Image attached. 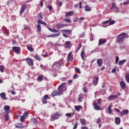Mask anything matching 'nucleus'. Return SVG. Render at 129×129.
Masks as SVG:
<instances>
[{"mask_svg": "<svg viewBox=\"0 0 129 129\" xmlns=\"http://www.w3.org/2000/svg\"><path fill=\"white\" fill-rule=\"evenodd\" d=\"M66 83H63L59 86L58 88V92L53 91L51 94L52 97H55L56 96H60L63 94V92L67 90L66 87Z\"/></svg>", "mask_w": 129, "mask_h": 129, "instance_id": "nucleus-1", "label": "nucleus"}, {"mask_svg": "<svg viewBox=\"0 0 129 129\" xmlns=\"http://www.w3.org/2000/svg\"><path fill=\"white\" fill-rule=\"evenodd\" d=\"M126 35V34L125 33H122L118 36L117 42L118 43L119 45H121L123 43Z\"/></svg>", "mask_w": 129, "mask_h": 129, "instance_id": "nucleus-2", "label": "nucleus"}, {"mask_svg": "<svg viewBox=\"0 0 129 129\" xmlns=\"http://www.w3.org/2000/svg\"><path fill=\"white\" fill-rule=\"evenodd\" d=\"M60 116H61V114L60 113L56 112L54 114H52L51 115V121H53L55 120H57Z\"/></svg>", "mask_w": 129, "mask_h": 129, "instance_id": "nucleus-3", "label": "nucleus"}, {"mask_svg": "<svg viewBox=\"0 0 129 129\" xmlns=\"http://www.w3.org/2000/svg\"><path fill=\"white\" fill-rule=\"evenodd\" d=\"M13 51L17 54H19L21 52V47L18 46L12 47Z\"/></svg>", "mask_w": 129, "mask_h": 129, "instance_id": "nucleus-4", "label": "nucleus"}, {"mask_svg": "<svg viewBox=\"0 0 129 129\" xmlns=\"http://www.w3.org/2000/svg\"><path fill=\"white\" fill-rule=\"evenodd\" d=\"M68 25L67 24H61V23H58L56 25V28L57 29H60L61 28H63V27H68Z\"/></svg>", "mask_w": 129, "mask_h": 129, "instance_id": "nucleus-5", "label": "nucleus"}, {"mask_svg": "<svg viewBox=\"0 0 129 129\" xmlns=\"http://www.w3.org/2000/svg\"><path fill=\"white\" fill-rule=\"evenodd\" d=\"M27 5H26V4L22 5V7L20 9V14H22L24 13L25 12V11L26 10V9H27Z\"/></svg>", "mask_w": 129, "mask_h": 129, "instance_id": "nucleus-6", "label": "nucleus"}, {"mask_svg": "<svg viewBox=\"0 0 129 129\" xmlns=\"http://www.w3.org/2000/svg\"><path fill=\"white\" fill-rule=\"evenodd\" d=\"M26 62L29 66H32L34 64L33 60L32 59H31V58H30V57H28L26 58Z\"/></svg>", "mask_w": 129, "mask_h": 129, "instance_id": "nucleus-7", "label": "nucleus"}, {"mask_svg": "<svg viewBox=\"0 0 129 129\" xmlns=\"http://www.w3.org/2000/svg\"><path fill=\"white\" fill-rule=\"evenodd\" d=\"M68 60L69 61H72L73 60V57L72 51H71L68 55Z\"/></svg>", "mask_w": 129, "mask_h": 129, "instance_id": "nucleus-8", "label": "nucleus"}, {"mask_svg": "<svg viewBox=\"0 0 129 129\" xmlns=\"http://www.w3.org/2000/svg\"><path fill=\"white\" fill-rule=\"evenodd\" d=\"M110 9H111V10L115 9V10H116V11L119 12V8H118V7H117L116 6V5H115V4L114 3H113L112 4V6H111Z\"/></svg>", "mask_w": 129, "mask_h": 129, "instance_id": "nucleus-9", "label": "nucleus"}, {"mask_svg": "<svg viewBox=\"0 0 129 129\" xmlns=\"http://www.w3.org/2000/svg\"><path fill=\"white\" fill-rule=\"evenodd\" d=\"M93 106L94 107V109L96 110L99 111L102 109L101 108H100V106L98 105L96 103H93Z\"/></svg>", "mask_w": 129, "mask_h": 129, "instance_id": "nucleus-10", "label": "nucleus"}, {"mask_svg": "<svg viewBox=\"0 0 129 129\" xmlns=\"http://www.w3.org/2000/svg\"><path fill=\"white\" fill-rule=\"evenodd\" d=\"M118 97V96L117 95H110L108 97V100H109V101H111V100H113L114 99H117Z\"/></svg>", "mask_w": 129, "mask_h": 129, "instance_id": "nucleus-11", "label": "nucleus"}, {"mask_svg": "<svg viewBox=\"0 0 129 129\" xmlns=\"http://www.w3.org/2000/svg\"><path fill=\"white\" fill-rule=\"evenodd\" d=\"M49 96L48 95L46 94L43 96V99L42 100V103L43 104H47V100L48 99V98Z\"/></svg>", "mask_w": 129, "mask_h": 129, "instance_id": "nucleus-12", "label": "nucleus"}, {"mask_svg": "<svg viewBox=\"0 0 129 129\" xmlns=\"http://www.w3.org/2000/svg\"><path fill=\"white\" fill-rule=\"evenodd\" d=\"M97 63L99 67H101L103 64L102 59L101 58L97 59Z\"/></svg>", "mask_w": 129, "mask_h": 129, "instance_id": "nucleus-13", "label": "nucleus"}, {"mask_svg": "<svg viewBox=\"0 0 129 129\" xmlns=\"http://www.w3.org/2000/svg\"><path fill=\"white\" fill-rule=\"evenodd\" d=\"M98 80H99V78L97 77H95L93 78V85H94V86H96L97 85Z\"/></svg>", "mask_w": 129, "mask_h": 129, "instance_id": "nucleus-14", "label": "nucleus"}, {"mask_svg": "<svg viewBox=\"0 0 129 129\" xmlns=\"http://www.w3.org/2000/svg\"><path fill=\"white\" fill-rule=\"evenodd\" d=\"M128 113V110L127 109H125L122 111V112H120V115L121 116H124L125 115H127Z\"/></svg>", "mask_w": 129, "mask_h": 129, "instance_id": "nucleus-15", "label": "nucleus"}, {"mask_svg": "<svg viewBox=\"0 0 129 129\" xmlns=\"http://www.w3.org/2000/svg\"><path fill=\"white\" fill-rule=\"evenodd\" d=\"M60 36V32H59V33L57 34H52V35H49L48 36H47L48 38H56L58 37V36Z\"/></svg>", "mask_w": 129, "mask_h": 129, "instance_id": "nucleus-16", "label": "nucleus"}, {"mask_svg": "<svg viewBox=\"0 0 129 129\" xmlns=\"http://www.w3.org/2000/svg\"><path fill=\"white\" fill-rule=\"evenodd\" d=\"M64 46L65 48L69 49L71 46V42L70 41H67L65 42Z\"/></svg>", "mask_w": 129, "mask_h": 129, "instance_id": "nucleus-17", "label": "nucleus"}, {"mask_svg": "<svg viewBox=\"0 0 129 129\" xmlns=\"http://www.w3.org/2000/svg\"><path fill=\"white\" fill-rule=\"evenodd\" d=\"M106 42V40L104 39V40H102V39L101 38L99 40L98 45L99 46H101V45L104 44Z\"/></svg>", "mask_w": 129, "mask_h": 129, "instance_id": "nucleus-18", "label": "nucleus"}, {"mask_svg": "<svg viewBox=\"0 0 129 129\" xmlns=\"http://www.w3.org/2000/svg\"><path fill=\"white\" fill-rule=\"evenodd\" d=\"M61 32L62 34L63 33H67L69 34H71L72 33V31L69 29H64V30H61Z\"/></svg>", "mask_w": 129, "mask_h": 129, "instance_id": "nucleus-19", "label": "nucleus"}, {"mask_svg": "<svg viewBox=\"0 0 129 129\" xmlns=\"http://www.w3.org/2000/svg\"><path fill=\"white\" fill-rule=\"evenodd\" d=\"M74 11H70L67 13L65 15V18H67L68 17L72 16L74 15Z\"/></svg>", "mask_w": 129, "mask_h": 129, "instance_id": "nucleus-20", "label": "nucleus"}, {"mask_svg": "<svg viewBox=\"0 0 129 129\" xmlns=\"http://www.w3.org/2000/svg\"><path fill=\"white\" fill-rule=\"evenodd\" d=\"M0 96L1 98L3 100H7L6 94L5 92L1 93L0 94Z\"/></svg>", "mask_w": 129, "mask_h": 129, "instance_id": "nucleus-21", "label": "nucleus"}, {"mask_svg": "<svg viewBox=\"0 0 129 129\" xmlns=\"http://www.w3.org/2000/svg\"><path fill=\"white\" fill-rule=\"evenodd\" d=\"M120 86L121 87V88L123 90L125 89V88H126V84H125V82L124 81H121L120 83Z\"/></svg>", "mask_w": 129, "mask_h": 129, "instance_id": "nucleus-22", "label": "nucleus"}, {"mask_svg": "<svg viewBox=\"0 0 129 129\" xmlns=\"http://www.w3.org/2000/svg\"><path fill=\"white\" fill-rule=\"evenodd\" d=\"M82 108V106L81 105L75 106V109L76 111L79 112L80 110Z\"/></svg>", "mask_w": 129, "mask_h": 129, "instance_id": "nucleus-23", "label": "nucleus"}, {"mask_svg": "<svg viewBox=\"0 0 129 129\" xmlns=\"http://www.w3.org/2000/svg\"><path fill=\"white\" fill-rule=\"evenodd\" d=\"M75 115V112L67 113L65 114V116L68 118H70Z\"/></svg>", "mask_w": 129, "mask_h": 129, "instance_id": "nucleus-24", "label": "nucleus"}, {"mask_svg": "<svg viewBox=\"0 0 129 129\" xmlns=\"http://www.w3.org/2000/svg\"><path fill=\"white\" fill-rule=\"evenodd\" d=\"M115 122L117 125H119L120 123V119L118 117H116L115 118Z\"/></svg>", "mask_w": 129, "mask_h": 129, "instance_id": "nucleus-25", "label": "nucleus"}, {"mask_svg": "<svg viewBox=\"0 0 129 129\" xmlns=\"http://www.w3.org/2000/svg\"><path fill=\"white\" fill-rule=\"evenodd\" d=\"M37 23H38V25L41 24V25H43L44 26H46L47 25V23H46V22L42 21L41 20H38V21H37Z\"/></svg>", "mask_w": 129, "mask_h": 129, "instance_id": "nucleus-26", "label": "nucleus"}, {"mask_svg": "<svg viewBox=\"0 0 129 129\" xmlns=\"http://www.w3.org/2000/svg\"><path fill=\"white\" fill-rule=\"evenodd\" d=\"M48 29L49 31H50L51 32L53 33H56L58 32V30L54 29H52L51 28H48Z\"/></svg>", "mask_w": 129, "mask_h": 129, "instance_id": "nucleus-27", "label": "nucleus"}, {"mask_svg": "<svg viewBox=\"0 0 129 129\" xmlns=\"http://www.w3.org/2000/svg\"><path fill=\"white\" fill-rule=\"evenodd\" d=\"M80 121L83 125L86 124V120L84 118H80Z\"/></svg>", "mask_w": 129, "mask_h": 129, "instance_id": "nucleus-28", "label": "nucleus"}, {"mask_svg": "<svg viewBox=\"0 0 129 129\" xmlns=\"http://www.w3.org/2000/svg\"><path fill=\"white\" fill-rule=\"evenodd\" d=\"M15 127L16 128H23L24 127V126H23V124L22 123H17L16 124H15Z\"/></svg>", "mask_w": 129, "mask_h": 129, "instance_id": "nucleus-29", "label": "nucleus"}, {"mask_svg": "<svg viewBox=\"0 0 129 129\" xmlns=\"http://www.w3.org/2000/svg\"><path fill=\"white\" fill-rule=\"evenodd\" d=\"M85 55L86 54L85 52H84V49H83L81 53V56L83 60H84V57L85 56Z\"/></svg>", "mask_w": 129, "mask_h": 129, "instance_id": "nucleus-30", "label": "nucleus"}, {"mask_svg": "<svg viewBox=\"0 0 129 129\" xmlns=\"http://www.w3.org/2000/svg\"><path fill=\"white\" fill-rule=\"evenodd\" d=\"M83 99V94L81 93L79 95V97L78 98V101H79V102H82Z\"/></svg>", "mask_w": 129, "mask_h": 129, "instance_id": "nucleus-31", "label": "nucleus"}, {"mask_svg": "<svg viewBox=\"0 0 129 129\" xmlns=\"http://www.w3.org/2000/svg\"><path fill=\"white\" fill-rule=\"evenodd\" d=\"M126 61V59H122V60H120L119 62H118V64L119 66H122L124 63H125Z\"/></svg>", "mask_w": 129, "mask_h": 129, "instance_id": "nucleus-32", "label": "nucleus"}, {"mask_svg": "<svg viewBox=\"0 0 129 129\" xmlns=\"http://www.w3.org/2000/svg\"><path fill=\"white\" fill-rule=\"evenodd\" d=\"M85 11L86 12H90L91 11V9L89 7L88 5H86L85 7Z\"/></svg>", "mask_w": 129, "mask_h": 129, "instance_id": "nucleus-33", "label": "nucleus"}, {"mask_svg": "<svg viewBox=\"0 0 129 129\" xmlns=\"http://www.w3.org/2000/svg\"><path fill=\"white\" fill-rule=\"evenodd\" d=\"M111 107H112L111 105H109V107H108L107 111H108V112L109 114H112Z\"/></svg>", "mask_w": 129, "mask_h": 129, "instance_id": "nucleus-34", "label": "nucleus"}, {"mask_svg": "<svg viewBox=\"0 0 129 129\" xmlns=\"http://www.w3.org/2000/svg\"><path fill=\"white\" fill-rule=\"evenodd\" d=\"M4 108V110L7 111H9L11 109V107H10V106L9 105H6V106H5Z\"/></svg>", "mask_w": 129, "mask_h": 129, "instance_id": "nucleus-35", "label": "nucleus"}, {"mask_svg": "<svg viewBox=\"0 0 129 129\" xmlns=\"http://www.w3.org/2000/svg\"><path fill=\"white\" fill-rule=\"evenodd\" d=\"M82 45L81 43H79L77 49H76V52H77L79 51V50L81 49V48L82 47Z\"/></svg>", "mask_w": 129, "mask_h": 129, "instance_id": "nucleus-36", "label": "nucleus"}, {"mask_svg": "<svg viewBox=\"0 0 129 129\" xmlns=\"http://www.w3.org/2000/svg\"><path fill=\"white\" fill-rule=\"evenodd\" d=\"M36 28H37V32H41V25L40 24H37Z\"/></svg>", "mask_w": 129, "mask_h": 129, "instance_id": "nucleus-37", "label": "nucleus"}, {"mask_svg": "<svg viewBox=\"0 0 129 129\" xmlns=\"http://www.w3.org/2000/svg\"><path fill=\"white\" fill-rule=\"evenodd\" d=\"M125 79L126 80V82L129 83V74H125Z\"/></svg>", "mask_w": 129, "mask_h": 129, "instance_id": "nucleus-38", "label": "nucleus"}, {"mask_svg": "<svg viewBox=\"0 0 129 129\" xmlns=\"http://www.w3.org/2000/svg\"><path fill=\"white\" fill-rule=\"evenodd\" d=\"M0 72L2 73H4L5 72V67L3 65L0 66Z\"/></svg>", "mask_w": 129, "mask_h": 129, "instance_id": "nucleus-39", "label": "nucleus"}, {"mask_svg": "<svg viewBox=\"0 0 129 129\" xmlns=\"http://www.w3.org/2000/svg\"><path fill=\"white\" fill-rule=\"evenodd\" d=\"M37 80L39 82H42L43 81V75H40L38 78H37Z\"/></svg>", "mask_w": 129, "mask_h": 129, "instance_id": "nucleus-40", "label": "nucleus"}, {"mask_svg": "<svg viewBox=\"0 0 129 129\" xmlns=\"http://www.w3.org/2000/svg\"><path fill=\"white\" fill-rule=\"evenodd\" d=\"M35 58L38 61H41V57L38 54L35 55Z\"/></svg>", "mask_w": 129, "mask_h": 129, "instance_id": "nucleus-41", "label": "nucleus"}, {"mask_svg": "<svg viewBox=\"0 0 129 129\" xmlns=\"http://www.w3.org/2000/svg\"><path fill=\"white\" fill-rule=\"evenodd\" d=\"M63 21L67 23L71 24L72 23L71 20L68 19H64Z\"/></svg>", "mask_w": 129, "mask_h": 129, "instance_id": "nucleus-42", "label": "nucleus"}, {"mask_svg": "<svg viewBox=\"0 0 129 129\" xmlns=\"http://www.w3.org/2000/svg\"><path fill=\"white\" fill-rule=\"evenodd\" d=\"M25 118H26V117L24 116H23V115L20 116V121L21 122H24Z\"/></svg>", "mask_w": 129, "mask_h": 129, "instance_id": "nucleus-43", "label": "nucleus"}, {"mask_svg": "<svg viewBox=\"0 0 129 129\" xmlns=\"http://www.w3.org/2000/svg\"><path fill=\"white\" fill-rule=\"evenodd\" d=\"M27 49L28 50H29L31 52L34 51V48H33V47H32L31 46H27Z\"/></svg>", "mask_w": 129, "mask_h": 129, "instance_id": "nucleus-44", "label": "nucleus"}, {"mask_svg": "<svg viewBox=\"0 0 129 129\" xmlns=\"http://www.w3.org/2000/svg\"><path fill=\"white\" fill-rule=\"evenodd\" d=\"M101 121H102L101 118L100 117H99L98 118L97 120L96 123L97 124H100Z\"/></svg>", "mask_w": 129, "mask_h": 129, "instance_id": "nucleus-45", "label": "nucleus"}, {"mask_svg": "<svg viewBox=\"0 0 129 129\" xmlns=\"http://www.w3.org/2000/svg\"><path fill=\"white\" fill-rule=\"evenodd\" d=\"M5 120L8 121L9 120V116L8 114H6L5 116Z\"/></svg>", "mask_w": 129, "mask_h": 129, "instance_id": "nucleus-46", "label": "nucleus"}, {"mask_svg": "<svg viewBox=\"0 0 129 129\" xmlns=\"http://www.w3.org/2000/svg\"><path fill=\"white\" fill-rule=\"evenodd\" d=\"M75 70L79 74H80L81 73V72L80 71V69L79 68H75Z\"/></svg>", "mask_w": 129, "mask_h": 129, "instance_id": "nucleus-47", "label": "nucleus"}, {"mask_svg": "<svg viewBox=\"0 0 129 129\" xmlns=\"http://www.w3.org/2000/svg\"><path fill=\"white\" fill-rule=\"evenodd\" d=\"M57 4H58L59 7H61L62 5L61 1H59V0H57Z\"/></svg>", "mask_w": 129, "mask_h": 129, "instance_id": "nucleus-48", "label": "nucleus"}, {"mask_svg": "<svg viewBox=\"0 0 129 129\" xmlns=\"http://www.w3.org/2000/svg\"><path fill=\"white\" fill-rule=\"evenodd\" d=\"M111 21V19H110L109 20H107V21H105L104 22H103V24L105 25L107 24H108V23H109Z\"/></svg>", "mask_w": 129, "mask_h": 129, "instance_id": "nucleus-49", "label": "nucleus"}, {"mask_svg": "<svg viewBox=\"0 0 129 129\" xmlns=\"http://www.w3.org/2000/svg\"><path fill=\"white\" fill-rule=\"evenodd\" d=\"M48 10H49L50 12H52V6L49 5L48 6Z\"/></svg>", "mask_w": 129, "mask_h": 129, "instance_id": "nucleus-50", "label": "nucleus"}, {"mask_svg": "<svg viewBox=\"0 0 129 129\" xmlns=\"http://www.w3.org/2000/svg\"><path fill=\"white\" fill-rule=\"evenodd\" d=\"M119 58L118 56H116L115 58V64H117L119 61Z\"/></svg>", "mask_w": 129, "mask_h": 129, "instance_id": "nucleus-51", "label": "nucleus"}, {"mask_svg": "<svg viewBox=\"0 0 129 129\" xmlns=\"http://www.w3.org/2000/svg\"><path fill=\"white\" fill-rule=\"evenodd\" d=\"M115 23V21L114 20L111 21L109 23V26L113 25V24H114Z\"/></svg>", "mask_w": 129, "mask_h": 129, "instance_id": "nucleus-52", "label": "nucleus"}, {"mask_svg": "<svg viewBox=\"0 0 129 129\" xmlns=\"http://www.w3.org/2000/svg\"><path fill=\"white\" fill-rule=\"evenodd\" d=\"M32 121L34 124L38 123V120H37V119H36V118L32 119Z\"/></svg>", "mask_w": 129, "mask_h": 129, "instance_id": "nucleus-53", "label": "nucleus"}, {"mask_svg": "<svg viewBox=\"0 0 129 129\" xmlns=\"http://www.w3.org/2000/svg\"><path fill=\"white\" fill-rule=\"evenodd\" d=\"M22 116H24V117H25V118L27 117V116H28V112L25 111Z\"/></svg>", "mask_w": 129, "mask_h": 129, "instance_id": "nucleus-54", "label": "nucleus"}, {"mask_svg": "<svg viewBox=\"0 0 129 129\" xmlns=\"http://www.w3.org/2000/svg\"><path fill=\"white\" fill-rule=\"evenodd\" d=\"M83 91L85 93H87L88 90L87 89L86 87H83Z\"/></svg>", "mask_w": 129, "mask_h": 129, "instance_id": "nucleus-55", "label": "nucleus"}, {"mask_svg": "<svg viewBox=\"0 0 129 129\" xmlns=\"http://www.w3.org/2000/svg\"><path fill=\"white\" fill-rule=\"evenodd\" d=\"M102 99L101 98L99 99L97 101V104L98 105H101V101Z\"/></svg>", "mask_w": 129, "mask_h": 129, "instance_id": "nucleus-56", "label": "nucleus"}, {"mask_svg": "<svg viewBox=\"0 0 129 129\" xmlns=\"http://www.w3.org/2000/svg\"><path fill=\"white\" fill-rule=\"evenodd\" d=\"M78 125V122H76V123L75 124V125L73 127V129H76L77 128Z\"/></svg>", "mask_w": 129, "mask_h": 129, "instance_id": "nucleus-57", "label": "nucleus"}, {"mask_svg": "<svg viewBox=\"0 0 129 129\" xmlns=\"http://www.w3.org/2000/svg\"><path fill=\"white\" fill-rule=\"evenodd\" d=\"M78 78V75L77 74H75L73 76L74 79H77Z\"/></svg>", "mask_w": 129, "mask_h": 129, "instance_id": "nucleus-58", "label": "nucleus"}, {"mask_svg": "<svg viewBox=\"0 0 129 129\" xmlns=\"http://www.w3.org/2000/svg\"><path fill=\"white\" fill-rule=\"evenodd\" d=\"M39 18H40V20H42L43 19V16L42 15V13H40L39 14Z\"/></svg>", "mask_w": 129, "mask_h": 129, "instance_id": "nucleus-59", "label": "nucleus"}, {"mask_svg": "<svg viewBox=\"0 0 129 129\" xmlns=\"http://www.w3.org/2000/svg\"><path fill=\"white\" fill-rule=\"evenodd\" d=\"M129 4V1H127V2H125L123 3V5H124V6H125L126 5H128Z\"/></svg>", "mask_w": 129, "mask_h": 129, "instance_id": "nucleus-60", "label": "nucleus"}, {"mask_svg": "<svg viewBox=\"0 0 129 129\" xmlns=\"http://www.w3.org/2000/svg\"><path fill=\"white\" fill-rule=\"evenodd\" d=\"M62 35H63V36L64 37V38H68V35H67V34H65L64 33H63V34H62Z\"/></svg>", "mask_w": 129, "mask_h": 129, "instance_id": "nucleus-61", "label": "nucleus"}, {"mask_svg": "<svg viewBox=\"0 0 129 129\" xmlns=\"http://www.w3.org/2000/svg\"><path fill=\"white\" fill-rule=\"evenodd\" d=\"M81 129H88L87 126H82Z\"/></svg>", "mask_w": 129, "mask_h": 129, "instance_id": "nucleus-62", "label": "nucleus"}, {"mask_svg": "<svg viewBox=\"0 0 129 129\" xmlns=\"http://www.w3.org/2000/svg\"><path fill=\"white\" fill-rule=\"evenodd\" d=\"M115 110L116 112H117L119 113H120V112H121L118 108H115Z\"/></svg>", "mask_w": 129, "mask_h": 129, "instance_id": "nucleus-63", "label": "nucleus"}, {"mask_svg": "<svg viewBox=\"0 0 129 129\" xmlns=\"http://www.w3.org/2000/svg\"><path fill=\"white\" fill-rule=\"evenodd\" d=\"M116 72V70L115 69H112V72L113 73H115Z\"/></svg>", "mask_w": 129, "mask_h": 129, "instance_id": "nucleus-64", "label": "nucleus"}]
</instances>
